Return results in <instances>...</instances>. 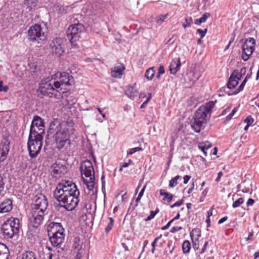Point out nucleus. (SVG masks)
<instances>
[{
  "label": "nucleus",
  "mask_w": 259,
  "mask_h": 259,
  "mask_svg": "<svg viewBox=\"0 0 259 259\" xmlns=\"http://www.w3.org/2000/svg\"><path fill=\"white\" fill-rule=\"evenodd\" d=\"M109 222L108 223L107 227L105 228L106 233H108L112 228L114 223V220L112 218H109Z\"/></svg>",
  "instance_id": "f704fd0d"
},
{
  "label": "nucleus",
  "mask_w": 259,
  "mask_h": 259,
  "mask_svg": "<svg viewBox=\"0 0 259 259\" xmlns=\"http://www.w3.org/2000/svg\"><path fill=\"white\" fill-rule=\"evenodd\" d=\"M131 163H133L132 160L129 159L128 162H124L122 163V165H121L119 170L121 171L122 170V168L127 167L129 165V164Z\"/></svg>",
  "instance_id": "09e8293b"
},
{
  "label": "nucleus",
  "mask_w": 259,
  "mask_h": 259,
  "mask_svg": "<svg viewBox=\"0 0 259 259\" xmlns=\"http://www.w3.org/2000/svg\"><path fill=\"white\" fill-rule=\"evenodd\" d=\"M127 199V195L126 193H124L122 196V201H126Z\"/></svg>",
  "instance_id": "774afa93"
},
{
  "label": "nucleus",
  "mask_w": 259,
  "mask_h": 259,
  "mask_svg": "<svg viewBox=\"0 0 259 259\" xmlns=\"http://www.w3.org/2000/svg\"><path fill=\"white\" fill-rule=\"evenodd\" d=\"M9 144L8 141L5 140L0 144V161H3L9 151Z\"/></svg>",
  "instance_id": "aec40b11"
},
{
  "label": "nucleus",
  "mask_w": 259,
  "mask_h": 259,
  "mask_svg": "<svg viewBox=\"0 0 259 259\" xmlns=\"http://www.w3.org/2000/svg\"><path fill=\"white\" fill-rule=\"evenodd\" d=\"M253 122V119L251 117V116H248L244 120V122L246 123V124L250 125Z\"/></svg>",
  "instance_id": "a18cd8bd"
},
{
  "label": "nucleus",
  "mask_w": 259,
  "mask_h": 259,
  "mask_svg": "<svg viewBox=\"0 0 259 259\" xmlns=\"http://www.w3.org/2000/svg\"><path fill=\"white\" fill-rule=\"evenodd\" d=\"M82 242L79 238L76 237L74 238V242L73 244V247L75 249L79 251L81 248V245Z\"/></svg>",
  "instance_id": "c85d7f7f"
},
{
  "label": "nucleus",
  "mask_w": 259,
  "mask_h": 259,
  "mask_svg": "<svg viewBox=\"0 0 259 259\" xmlns=\"http://www.w3.org/2000/svg\"><path fill=\"white\" fill-rule=\"evenodd\" d=\"M28 35L31 42L37 44H45L47 40L46 33L39 24L31 26L28 31Z\"/></svg>",
  "instance_id": "6e6552de"
},
{
  "label": "nucleus",
  "mask_w": 259,
  "mask_h": 259,
  "mask_svg": "<svg viewBox=\"0 0 259 259\" xmlns=\"http://www.w3.org/2000/svg\"><path fill=\"white\" fill-rule=\"evenodd\" d=\"M44 133L45 125L42 118L38 116H34L30 128L29 135L30 137H34V136L43 137L42 135Z\"/></svg>",
  "instance_id": "9b49d317"
},
{
  "label": "nucleus",
  "mask_w": 259,
  "mask_h": 259,
  "mask_svg": "<svg viewBox=\"0 0 259 259\" xmlns=\"http://www.w3.org/2000/svg\"><path fill=\"white\" fill-rule=\"evenodd\" d=\"M155 74V71L154 70V68H150L148 69L146 72L145 76L148 80H151Z\"/></svg>",
  "instance_id": "7c9ffc66"
},
{
  "label": "nucleus",
  "mask_w": 259,
  "mask_h": 259,
  "mask_svg": "<svg viewBox=\"0 0 259 259\" xmlns=\"http://www.w3.org/2000/svg\"><path fill=\"white\" fill-rule=\"evenodd\" d=\"M20 220L15 218H11L7 220L2 226V230L4 237L12 238L17 235L19 231Z\"/></svg>",
  "instance_id": "0eeeda50"
},
{
  "label": "nucleus",
  "mask_w": 259,
  "mask_h": 259,
  "mask_svg": "<svg viewBox=\"0 0 259 259\" xmlns=\"http://www.w3.org/2000/svg\"><path fill=\"white\" fill-rule=\"evenodd\" d=\"M8 89V87L7 85L4 86L3 81L0 79V92H7Z\"/></svg>",
  "instance_id": "c03bdc74"
},
{
  "label": "nucleus",
  "mask_w": 259,
  "mask_h": 259,
  "mask_svg": "<svg viewBox=\"0 0 259 259\" xmlns=\"http://www.w3.org/2000/svg\"><path fill=\"white\" fill-rule=\"evenodd\" d=\"M233 72H236V76H235V78L239 81V80L241 79V78L242 77V75H241V74H240L239 72L238 71V70H234Z\"/></svg>",
  "instance_id": "6e6d98bb"
},
{
  "label": "nucleus",
  "mask_w": 259,
  "mask_h": 259,
  "mask_svg": "<svg viewBox=\"0 0 259 259\" xmlns=\"http://www.w3.org/2000/svg\"><path fill=\"white\" fill-rule=\"evenodd\" d=\"M215 102L216 101L207 102L197 110L193 117L194 121L191 123V127L195 132L199 133L203 124L209 119Z\"/></svg>",
  "instance_id": "20e7f679"
},
{
  "label": "nucleus",
  "mask_w": 259,
  "mask_h": 259,
  "mask_svg": "<svg viewBox=\"0 0 259 259\" xmlns=\"http://www.w3.org/2000/svg\"><path fill=\"white\" fill-rule=\"evenodd\" d=\"M210 17L209 13H205L203 16L199 19L200 23H204Z\"/></svg>",
  "instance_id": "4c0bfd02"
},
{
  "label": "nucleus",
  "mask_w": 259,
  "mask_h": 259,
  "mask_svg": "<svg viewBox=\"0 0 259 259\" xmlns=\"http://www.w3.org/2000/svg\"><path fill=\"white\" fill-rule=\"evenodd\" d=\"M4 186H5L4 179L3 177V176H2L0 175V194L4 191Z\"/></svg>",
  "instance_id": "a19ab883"
},
{
  "label": "nucleus",
  "mask_w": 259,
  "mask_h": 259,
  "mask_svg": "<svg viewBox=\"0 0 259 259\" xmlns=\"http://www.w3.org/2000/svg\"><path fill=\"white\" fill-rule=\"evenodd\" d=\"M185 22L186 24H187V26H190L191 24L192 23L193 21L191 17H186L185 18Z\"/></svg>",
  "instance_id": "864d4df0"
},
{
  "label": "nucleus",
  "mask_w": 259,
  "mask_h": 259,
  "mask_svg": "<svg viewBox=\"0 0 259 259\" xmlns=\"http://www.w3.org/2000/svg\"><path fill=\"white\" fill-rule=\"evenodd\" d=\"M255 46V40L252 37H249L246 39L245 41L244 42L242 47V59L246 61L249 57L254 51Z\"/></svg>",
  "instance_id": "f8f14e48"
},
{
  "label": "nucleus",
  "mask_w": 259,
  "mask_h": 259,
  "mask_svg": "<svg viewBox=\"0 0 259 259\" xmlns=\"http://www.w3.org/2000/svg\"><path fill=\"white\" fill-rule=\"evenodd\" d=\"M182 227H178V226H176V227H173L171 229V230L170 231V232L172 233H175L177 232H178L180 230H181L182 229Z\"/></svg>",
  "instance_id": "3c124183"
},
{
  "label": "nucleus",
  "mask_w": 259,
  "mask_h": 259,
  "mask_svg": "<svg viewBox=\"0 0 259 259\" xmlns=\"http://www.w3.org/2000/svg\"><path fill=\"white\" fill-rule=\"evenodd\" d=\"M159 194L161 196H164L163 200L164 201H167L168 203H170L172 200L173 195L170 193L164 192L163 190H160Z\"/></svg>",
  "instance_id": "a878e982"
},
{
  "label": "nucleus",
  "mask_w": 259,
  "mask_h": 259,
  "mask_svg": "<svg viewBox=\"0 0 259 259\" xmlns=\"http://www.w3.org/2000/svg\"><path fill=\"white\" fill-rule=\"evenodd\" d=\"M9 255L10 252L7 246L3 243H0V259H8Z\"/></svg>",
  "instance_id": "5701e85b"
},
{
  "label": "nucleus",
  "mask_w": 259,
  "mask_h": 259,
  "mask_svg": "<svg viewBox=\"0 0 259 259\" xmlns=\"http://www.w3.org/2000/svg\"><path fill=\"white\" fill-rule=\"evenodd\" d=\"M124 70L125 67L122 64L117 63L111 69V75L114 78H120L122 77Z\"/></svg>",
  "instance_id": "a211bd4d"
},
{
  "label": "nucleus",
  "mask_w": 259,
  "mask_h": 259,
  "mask_svg": "<svg viewBox=\"0 0 259 259\" xmlns=\"http://www.w3.org/2000/svg\"><path fill=\"white\" fill-rule=\"evenodd\" d=\"M48 206V202L46 197L40 194L35 196V199L31 205V210L35 211H41L42 212L46 210Z\"/></svg>",
  "instance_id": "4468645a"
},
{
  "label": "nucleus",
  "mask_w": 259,
  "mask_h": 259,
  "mask_svg": "<svg viewBox=\"0 0 259 259\" xmlns=\"http://www.w3.org/2000/svg\"><path fill=\"white\" fill-rule=\"evenodd\" d=\"M80 192L76 185L69 181L59 183L54 192L55 198L67 210L74 209L79 202Z\"/></svg>",
  "instance_id": "f03ea898"
},
{
  "label": "nucleus",
  "mask_w": 259,
  "mask_h": 259,
  "mask_svg": "<svg viewBox=\"0 0 259 259\" xmlns=\"http://www.w3.org/2000/svg\"><path fill=\"white\" fill-rule=\"evenodd\" d=\"M191 177L188 175H186L184 177V183L186 184L190 179Z\"/></svg>",
  "instance_id": "4d7b16f0"
},
{
  "label": "nucleus",
  "mask_w": 259,
  "mask_h": 259,
  "mask_svg": "<svg viewBox=\"0 0 259 259\" xmlns=\"http://www.w3.org/2000/svg\"><path fill=\"white\" fill-rule=\"evenodd\" d=\"M194 188V182H193L191 188H190L189 189V190H188V192H187L188 194H190L193 190Z\"/></svg>",
  "instance_id": "e2e57ef3"
},
{
  "label": "nucleus",
  "mask_w": 259,
  "mask_h": 259,
  "mask_svg": "<svg viewBox=\"0 0 259 259\" xmlns=\"http://www.w3.org/2000/svg\"><path fill=\"white\" fill-rule=\"evenodd\" d=\"M142 150L141 147H135L130 149V151L127 152V154L132 155L136 152Z\"/></svg>",
  "instance_id": "37998d69"
},
{
  "label": "nucleus",
  "mask_w": 259,
  "mask_h": 259,
  "mask_svg": "<svg viewBox=\"0 0 259 259\" xmlns=\"http://www.w3.org/2000/svg\"><path fill=\"white\" fill-rule=\"evenodd\" d=\"M25 3L30 10L34 8L36 5V0H25Z\"/></svg>",
  "instance_id": "473e14b6"
},
{
  "label": "nucleus",
  "mask_w": 259,
  "mask_h": 259,
  "mask_svg": "<svg viewBox=\"0 0 259 259\" xmlns=\"http://www.w3.org/2000/svg\"><path fill=\"white\" fill-rule=\"evenodd\" d=\"M191 248L190 243L189 241L185 240L182 244L183 252L186 253L189 252Z\"/></svg>",
  "instance_id": "2f4dec72"
},
{
  "label": "nucleus",
  "mask_w": 259,
  "mask_h": 259,
  "mask_svg": "<svg viewBox=\"0 0 259 259\" xmlns=\"http://www.w3.org/2000/svg\"><path fill=\"white\" fill-rule=\"evenodd\" d=\"M172 222H173V220L170 221L165 226L162 227L161 229L162 230H167L170 227V226Z\"/></svg>",
  "instance_id": "5fc2aeb1"
},
{
  "label": "nucleus",
  "mask_w": 259,
  "mask_h": 259,
  "mask_svg": "<svg viewBox=\"0 0 259 259\" xmlns=\"http://www.w3.org/2000/svg\"><path fill=\"white\" fill-rule=\"evenodd\" d=\"M164 73V67H163V66L161 65L159 66V67L158 68V73L157 75V77L158 78H159L161 74H163Z\"/></svg>",
  "instance_id": "de8ad7c7"
},
{
  "label": "nucleus",
  "mask_w": 259,
  "mask_h": 259,
  "mask_svg": "<svg viewBox=\"0 0 259 259\" xmlns=\"http://www.w3.org/2000/svg\"><path fill=\"white\" fill-rule=\"evenodd\" d=\"M183 200H179V201H177L174 204L171 205L170 206V207L171 208H174V207H176V206H181L183 204Z\"/></svg>",
  "instance_id": "603ef678"
},
{
  "label": "nucleus",
  "mask_w": 259,
  "mask_h": 259,
  "mask_svg": "<svg viewBox=\"0 0 259 259\" xmlns=\"http://www.w3.org/2000/svg\"><path fill=\"white\" fill-rule=\"evenodd\" d=\"M227 219H228L227 217H224L222 218L221 219H220L219 221L218 224H221L223 223L227 220Z\"/></svg>",
  "instance_id": "052dcab7"
},
{
  "label": "nucleus",
  "mask_w": 259,
  "mask_h": 259,
  "mask_svg": "<svg viewBox=\"0 0 259 259\" xmlns=\"http://www.w3.org/2000/svg\"><path fill=\"white\" fill-rule=\"evenodd\" d=\"M44 212L41 211H37L31 210V215L29 217V227L37 228L43 222Z\"/></svg>",
  "instance_id": "ddd939ff"
},
{
  "label": "nucleus",
  "mask_w": 259,
  "mask_h": 259,
  "mask_svg": "<svg viewBox=\"0 0 259 259\" xmlns=\"http://www.w3.org/2000/svg\"><path fill=\"white\" fill-rule=\"evenodd\" d=\"M246 71V68L243 67L240 69L239 73H240V74H241V75H244L245 74Z\"/></svg>",
  "instance_id": "680f3d73"
},
{
  "label": "nucleus",
  "mask_w": 259,
  "mask_h": 259,
  "mask_svg": "<svg viewBox=\"0 0 259 259\" xmlns=\"http://www.w3.org/2000/svg\"><path fill=\"white\" fill-rule=\"evenodd\" d=\"M191 238L193 247L195 250L199 248V238L201 236V231L198 228L193 229L190 233Z\"/></svg>",
  "instance_id": "6ab92c4d"
},
{
  "label": "nucleus",
  "mask_w": 259,
  "mask_h": 259,
  "mask_svg": "<svg viewBox=\"0 0 259 259\" xmlns=\"http://www.w3.org/2000/svg\"><path fill=\"white\" fill-rule=\"evenodd\" d=\"M84 26L80 23H77L69 26L67 30V36L72 46L76 47V42L79 40L81 35L84 33Z\"/></svg>",
  "instance_id": "1a4fd4ad"
},
{
  "label": "nucleus",
  "mask_w": 259,
  "mask_h": 259,
  "mask_svg": "<svg viewBox=\"0 0 259 259\" xmlns=\"http://www.w3.org/2000/svg\"><path fill=\"white\" fill-rule=\"evenodd\" d=\"M80 170L83 183L89 190H93L95 186V171L92 162L89 160L81 163Z\"/></svg>",
  "instance_id": "39448f33"
},
{
  "label": "nucleus",
  "mask_w": 259,
  "mask_h": 259,
  "mask_svg": "<svg viewBox=\"0 0 259 259\" xmlns=\"http://www.w3.org/2000/svg\"><path fill=\"white\" fill-rule=\"evenodd\" d=\"M43 137L34 136L30 137L29 135L27 143L29 155L31 158L35 157L39 153L42 147Z\"/></svg>",
  "instance_id": "9d476101"
},
{
  "label": "nucleus",
  "mask_w": 259,
  "mask_h": 259,
  "mask_svg": "<svg viewBox=\"0 0 259 259\" xmlns=\"http://www.w3.org/2000/svg\"><path fill=\"white\" fill-rule=\"evenodd\" d=\"M207 244H208V242H205L204 244V245H203V247H202V248L201 249V251L200 252L201 253H203L205 251V250L206 249V247Z\"/></svg>",
  "instance_id": "0e129e2a"
},
{
  "label": "nucleus",
  "mask_w": 259,
  "mask_h": 259,
  "mask_svg": "<svg viewBox=\"0 0 259 259\" xmlns=\"http://www.w3.org/2000/svg\"><path fill=\"white\" fill-rule=\"evenodd\" d=\"M223 176V172L222 171H220L218 174V177L217 178L215 179V181L216 182H219L221 180V178L222 177V176Z\"/></svg>",
  "instance_id": "bf43d9fd"
},
{
  "label": "nucleus",
  "mask_w": 259,
  "mask_h": 259,
  "mask_svg": "<svg viewBox=\"0 0 259 259\" xmlns=\"http://www.w3.org/2000/svg\"><path fill=\"white\" fill-rule=\"evenodd\" d=\"M180 177L178 175L176 176L174 179L170 180L169 183V186L171 188L175 187L178 184V180L180 179Z\"/></svg>",
  "instance_id": "72a5a7b5"
},
{
  "label": "nucleus",
  "mask_w": 259,
  "mask_h": 259,
  "mask_svg": "<svg viewBox=\"0 0 259 259\" xmlns=\"http://www.w3.org/2000/svg\"><path fill=\"white\" fill-rule=\"evenodd\" d=\"M13 208L12 201L10 199H5L0 203V213L10 212Z\"/></svg>",
  "instance_id": "412c9836"
},
{
  "label": "nucleus",
  "mask_w": 259,
  "mask_h": 259,
  "mask_svg": "<svg viewBox=\"0 0 259 259\" xmlns=\"http://www.w3.org/2000/svg\"><path fill=\"white\" fill-rule=\"evenodd\" d=\"M247 79H248V75H246L245 79L243 80V81H242L241 84L239 85L238 88L233 92H228V95L231 96V95H235V94H237L238 93H239L240 91H242L246 81H247Z\"/></svg>",
  "instance_id": "bb28decb"
},
{
  "label": "nucleus",
  "mask_w": 259,
  "mask_h": 259,
  "mask_svg": "<svg viewBox=\"0 0 259 259\" xmlns=\"http://www.w3.org/2000/svg\"><path fill=\"white\" fill-rule=\"evenodd\" d=\"M207 29H205L204 30L198 29L197 30V33L200 35L201 38H202L205 35V34L207 32Z\"/></svg>",
  "instance_id": "49530a36"
},
{
  "label": "nucleus",
  "mask_w": 259,
  "mask_h": 259,
  "mask_svg": "<svg viewBox=\"0 0 259 259\" xmlns=\"http://www.w3.org/2000/svg\"><path fill=\"white\" fill-rule=\"evenodd\" d=\"M73 82V78L69 73L58 72L41 80L39 84L40 92L50 98L60 99L62 95L68 90L67 87L70 86Z\"/></svg>",
  "instance_id": "f257e3e1"
},
{
  "label": "nucleus",
  "mask_w": 259,
  "mask_h": 259,
  "mask_svg": "<svg viewBox=\"0 0 259 259\" xmlns=\"http://www.w3.org/2000/svg\"><path fill=\"white\" fill-rule=\"evenodd\" d=\"M254 201L253 199H251V198H249L247 203H246V204L247 206H251L253 205V204L254 203Z\"/></svg>",
  "instance_id": "13d9d810"
},
{
  "label": "nucleus",
  "mask_w": 259,
  "mask_h": 259,
  "mask_svg": "<svg viewBox=\"0 0 259 259\" xmlns=\"http://www.w3.org/2000/svg\"><path fill=\"white\" fill-rule=\"evenodd\" d=\"M151 98V94H149V97L147 98L146 100L143 104H144L145 105H146L148 103V102L150 100Z\"/></svg>",
  "instance_id": "69168bd1"
},
{
  "label": "nucleus",
  "mask_w": 259,
  "mask_h": 259,
  "mask_svg": "<svg viewBox=\"0 0 259 259\" xmlns=\"http://www.w3.org/2000/svg\"><path fill=\"white\" fill-rule=\"evenodd\" d=\"M51 230L49 232V240L54 247L61 248L65 234L61 223L52 222L49 225Z\"/></svg>",
  "instance_id": "423d86ee"
},
{
  "label": "nucleus",
  "mask_w": 259,
  "mask_h": 259,
  "mask_svg": "<svg viewBox=\"0 0 259 259\" xmlns=\"http://www.w3.org/2000/svg\"><path fill=\"white\" fill-rule=\"evenodd\" d=\"M64 38L57 37L54 39L50 45L52 52L58 56H60L64 51Z\"/></svg>",
  "instance_id": "2eb2a0df"
},
{
  "label": "nucleus",
  "mask_w": 259,
  "mask_h": 259,
  "mask_svg": "<svg viewBox=\"0 0 259 259\" xmlns=\"http://www.w3.org/2000/svg\"><path fill=\"white\" fill-rule=\"evenodd\" d=\"M158 212V209H157L155 211H151L150 215L145 219V221H149L152 219Z\"/></svg>",
  "instance_id": "ea45409f"
},
{
  "label": "nucleus",
  "mask_w": 259,
  "mask_h": 259,
  "mask_svg": "<svg viewBox=\"0 0 259 259\" xmlns=\"http://www.w3.org/2000/svg\"><path fill=\"white\" fill-rule=\"evenodd\" d=\"M167 18V15H160L157 18V21L158 22H163Z\"/></svg>",
  "instance_id": "8fccbe9b"
},
{
  "label": "nucleus",
  "mask_w": 259,
  "mask_h": 259,
  "mask_svg": "<svg viewBox=\"0 0 259 259\" xmlns=\"http://www.w3.org/2000/svg\"><path fill=\"white\" fill-rule=\"evenodd\" d=\"M237 108H234L231 112L226 117V120L229 121L233 117V116L234 115V114L237 112Z\"/></svg>",
  "instance_id": "58836bf2"
},
{
  "label": "nucleus",
  "mask_w": 259,
  "mask_h": 259,
  "mask_svg": "<svg viewBox=\"0 0 259 259\" xmlns=\"http://www.w3.org/2000/svg\"><path fill=\"white\" fill-rule=\"evenodd\" d=\"M52 172L54 177L59 178L67 172V167L64 162L56 161L51 166Z\"/></svg>",
  "instance_id": "dca6fc26"
},
{
  "label": "nucleus",
  "mask_w": 259,
  "mask_h": 259,
  "mask_svg": "<svg viewBox=\"0 0 259 259\" xmlns=\"http://www.w3.org/2000/svg\"><path fill=\"white\" fill-rule=\"evenodd\" d=\"M236 72H233L230 75L229 80L228 82L227 87H223L220 89V92H225L228 94V92H230L229 90L231 89H234L238 83V80L235 78L236 76Z\"/></svg>",
  "instance_id": "f3484780"
},
{
  "label": "nucleus",
  "mask_w": 259,
  "mask_h": 259,
  "mask_svg": "<svg viewBox=\"0 0 259 259\" xmlns=\"http://www.w3.org/2000/svg\"><path fill=\"white\" fill-rule=\"evenodd\" d=\"M136 83L133 86L129 87L125 91V94L131 99H134L137 96L138 91L136 88Z\"/></svg>",
  "instance_id": "b1692460"
},
{
  "label": "nucleus",
  "mask_w": 259,
  "mask_h": 259,
  "mask_svg": "<svg viewBox=\"0 0 259 259\" xmlns=\"http://www.w3.org/2000/svg\"><path fill=\"white\" fill-rule=\"evenodd\" d=\"M161 236H162V235H160V236L157 237L156 238H155V239L154 240V241L152 243V244H151V246H152L151 251H152V253L154 252V251L155 250V247H156V243H157V241L159 240V239L161 237Z\"/></svg>",
  "instance_id": "e433bc0d"
},
{
  "label": "nucleus",
  "mask_w": 259,
  "mask_h": 259,
  "mask_svg": "<svg viewBox=\"0 0 259 259\" xmlns=\"http://www.w3.org/2000/svg\"><path fill=\"white\" fill-rule=\"evenodd\" d=\"M74 131V124L72 120L60 122L55 119L51 122L48 133L54 135L58 148L61 149L66 145H70V138Z\"/></svg>",
  "instance_id": "7ed1b4c3"
},
{
  "label": "nucleus",
  "mask_w": 259,
  "mask_h": 259,
  "mask_svg": "<svg viewBox=\"0 0 259 259\" xmlns=\"http://www.w3.org/2000/svg\"><path fill=\"white\" fill-rule=\"evenodd\" d=\"M22 259H37L35 254L32 251H26L23 254Z\"/></svg>",
  "instance_id": "c756f323"
},
{
  "label": "nucleus",
  "mask_w": 259,
  "mask_h": 259,
  "mask_svg": "<svg viewBox=\"0 0 259 259\" xmlns=\"http://www.w3.org/2000/svg\"><path fill=\"white\" fill-rule=\"evenodd\" d=\"M151 98V94H149V97L147 98L146 100L143 104H144L145 105H146L148 103V102L150 100Z\"/></svg>",
  "instance_id": "338daca9"
},
{
  "label": "nucleus",
  "mask_w": 259,
  "mask_h": 259,
  "mask_svg": "<svg viewBox=\"0 0 259 259\" xmlns=\"http://www.w3.org/2000/svg\"><path fill=\"white\" fill-rule=\"evenodd\" d=\"M146 185H145L143 187V188L142 189L141 191L140 192V193L138 196V197L137 198V199L136 200V201L137 203L140 201V200L141 199L142 197L143 196L144 191H145V188H146Z\"/></svg>",
  "instance_id": "79ce46f5"
},
{
  "label": "nucleus",
  "mask_w": 259,
  "mask_h": 259,
  "mask_svg": "<svg viewBox=\"0 0 259 259\" xmlns=\"http://www.w3.org/2000/svg\"><path fill=\"white\" fill-rule=\"evenodd\" d=\"M251 184L249 182L244 181L242 185L238 186V188H241V191L243 193H248L250 192L251 188H250Z\"/></svg>",
  "instance_id": "cd10ccee"
},
{
  "label": "nucleus",
  "mask_w": 259,
  "mask_h": 259,
  "mask_svg": "<svg viewBox=\"0 0 259 259\" xmlns=\"http://www.w3.org/2000/svg\"><path fill=\"white\" fill-rule=\"evenodd\" d=\"M211 144L208 141L199 143L198 144V148L204 153L205 156L207 155L206 150L211 148Z\"/></svg>",
  "instance_id": "393cba45"
},
{
  "label": "nucleus",
  "mask_w": 259,
  "mask_h": 259,
  "mask_svg": "<svg viewBox=\"0 0 259 259\" xmlns=\"http://www.w3.org/2000/svg\"><path fill=\"white\" fill-rule=\"evenodd\" d=\"M244 202V199L243 198H240L237 200H236L232 204V207L233 208H236L239 206L241 204H242Z\"/></svg>",
  "instance_id": "c9c22d12"
},
{
  "label": "nucleus",
  "mask_w": 259,
  "mask_h": 259,
  "mask_svg": "<svg viewBox=\"0 0 259 259\" xmlns=\"http://www.w3.org/2000/svg\"><path fill=\"white\" fill-rule=\"evenodd\" d=\"M181 66V62L179 58L176 60H173L169 66L170 73L172 74H176L179 70Z\"/></svg>",
  "instance_id": "4be33fe9"
}]
</instances>
